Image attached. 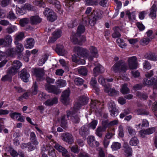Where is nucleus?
Returning <instances> with one entry per match:
<instances>
[{
    "label": "nucleus",
    "instance_id": "obj_1",
    "mask_svg": "<svg viewBox=\"0 0 157 157\" xmlns=\"http://www.w3.org/2000/svg\"><path fill=\"white\" fill-rule=\"evenodd\" d=\"M113 68L115 73L119 72H125L127 70L125 63L122 60L116 62L113 66Z\"/></svg>",
    "mask_w": 157,
    "mask_h": 157
},
{
    "label": "nucleus",
    "instance_id": "obj_2",
    "mask_svg": "<svg viewBox=\"0 0 157 157\" xmlns=\"http://www.w3.org/2000/svg\"><path fill=\"white\" fill-rule=\"evenodd\" d=\"M74 50L78 56H85L89 60L92 61V57L90 56L89 51L86 49L76 46L74 47Z\"/></svg>",
    "mask_w": 157,
    "mask_h": 157
},
{
    "label": "nucleus",
    "instance_id": "obj_3",
    "mask_svg": "<svg viewBox=\"0 0 157 157\" xmlns=\"http://www.w3.org/2000/svg\"><path fill=\"white\" fill-rule=\"evenodd\" d=\"M43 13L45 16L47 17L48 20L50 22H53L57 18L56 14L52 10L48 8L45 9Z\"/></svg>",
    "mask_w": 157,
    "mask_h": 157
},
{
    "label": "nucleus",
    "instance_id": "obj_4",
    "mask_svg": "<svg viewBox=\"0 0 157 157\" xmlns=\"http://www.w3.org/2000/svg\"><path fill=\"white\" fill-rule=\"evenodd\" d=\"M88 102V99L86 97L82 96L79 98L78 102L74 105V109L75 112H77L80 108L82 105L86 104Z\"/></svg>",
    "mask_w": 157,
    "mask_h": 157
},
{
    "label": "nucleus",
    "instance_id": "obj_5",
    "mask_svg": "<svg viewBox=\"0 0 157 157\" xmlns=\"http://www.w3.org/2000/svg\"><path fill=\"white\" fill-rule=\"evenodd\" d=\"M143 82L144 86H148L153 85L154 88L157 89V81L156 80V76H154L151 79L146 77L143 80Z\"/></svg>",
    "mask_w": 157,
    "mask_h": 157
},
{
    "label": "nucleus",
    "instance_id": "obj_6",
    "mask_svg": "<svg viewBox=\"0 0 157 157\" xmlns=\"http://www.w3.org/2000/svg\"><path fill=\"white\" fill-rule=\"evenodd\" d=\"M45 90L49 92L55 94H58L61 92V91L56 86L46 83L45 85Z\"/></svg>",
    "mask_w": 157,
    "mask_h": 157
},
{
    "label": "nucleus",
    "instance_id": "obj_7",
    "mask_svg": "<svg viewBox=\"0 0 157 157\" xmlns=\"http://www.w3.org/2000/svg\"><path fill=\"white\" fill-rule=\"evenodd\" d=\"M70 91L69 89L64 91L62 94L61 101L64 105H67L69 103Z\"/></svg>",
    "mask_w": 157,
    "mask_h": 157
},
{
    "label": "nucleus",
    "instance_id": "obj_8",
    "mask_svg": "<svg viewBox=\"0 0 157 157\" xmlns=\"http://www.w3.org/2000/svg\"><path fill=\"white\" fill-rule=\"evenodd\" d=\"M128 66L131 69H136L138 66L137 59L136 57L135 56L128 58Z\"/></svg>",
    "mask_w": 157,
    "mask_h": 157
},
{
    "label": "nucleus",
    "instance_id": "obj_9",
    "mask_svg": "<svg viewBox=\"0 0 157 157\" xmlns=\"http://www.w3.org/2000/svg\"><path fill=\"white\" fill-rule=\"evenodd\" d=\"M33 74L36 77L41 78L44 74V71L43 68H35L32 69Z\"/></svg>",
    "mask_w": 157,
    "mask_h": 157
},
{
    "label": "nucleus",
    "instance_id": "obj_10",
    "mask_svg": "<svg viewBox=\"0 0 157 157\" xmlns=\"http://www.w3.org/2000/svg\"><path fill=\"white\" fill-rule=\"evenodd\" d=\"M62 137L63 140L69 144H71L74 142L73 137L71 133H64L62 135Z\"/></svg>",
    "mask_w": 157,
    "mask_h": 157
},
{
    "label": "nucleus",
    "instance_id": "obj_11",
    "mask_svg": "<svg viewBox=\"0 0 157 157\" xmlns=\"http://www.w3.org/2000/svg\"><path fill=\"white\" fill-rule=\"evenodd\" d=\"M62 32L60 30H56L52 33V37L50 38L48 42L53 43L61 36Z\"/></svg>",
    "mask_w": 157,
    "mask_h": 157
},
{
    "label": "nucleus",
    "instance_id": "obj_12",
    "mask_svg": "<svg viewBox=\"0 0 157 157\" xmlns=\"http://www.w3.org/2000/svg\"><path fill=\"white\" fill-rule=\"evenodd\" d=\"M109 109L111 113V115L113 117H115L118 114V110L115 107V104L113 102L108 103Z\"/></svg>",
    "mask_w": 157,
    "mask_h": 157
},
{
    "label": "nucleus",
    "instance_id": "obj_13",
    "mask_svg": "<svg viewBox=\"0 0 157 157\" xmlns=\"http://www.w3.org/2000/svg\"><path fill=\"white\" fill-rule=\"evenodd\" d=\"M20 77L21 79L25 82H27L29 81V78L30 75L25 69H22L21 71Z\"/></svg>",
    "mask_w": 157,
    "mask_h": 157
},
{
    "label": "nucleus",
    "instance_id": "obj_14",
    "mask_svg": "<svg viewBox=\"0 0 157 157\" xmlns=\"http://www.w3.org/2000/svg\"><path fill=\"white\" fill-rule=\"evenodd\" d=\"M155 129L154 128H149L145 130H141L139 131L140 136L142 138L145 137V135L151 134L154 132Z\"/></svg>",
    "mask_w": 157,
    "mask_h": 157
},
{
    "label": "nucleus",
    "instance_id": "obj_15",
    "mask_svg": "<svg viewBox=\"0 0 157 157\" xmlns=\"http://www.w3.org/2000/svg\"><path fill=\"white\" fill-rule=\"evenodd\" d=\"M96 63H94L95 65L96 66L93 69V74L95 76H96L98 74L103 72L104 71V68L100 64H96Z\"/></svg>",
    "mask_w": 157,
    "mask_h": 157
},
{
    "label": "nucleus",
    "instance_id": "obj_16",
    "mask_svg": "<svg viewBox=\"0 0 157 157\" xmlns=\"http://www.w3.org/2000/svg\"><path fill=\"white\" fill-rule=\"evenodd\" d=\"M87 140L88 144L91 147H97L99 144V143L95 140L94 137L93 136H89Z\"/></svg>",
    "mask_w": 157,
    "mask_h": 157
},
{
    "label": "nucleus",
    "instance_id": "obj_17",
    "mask_svg": "<svg viewBox=\"0 0 157 157\" xmlns=\"http://www.w3.org/2000/svg\"><path fill=\"white\" fill-rule=\"evenodd\" d=\"M42 21V19L37 16H33L30 18V23L33 25H36Z\"/></svg>",
    "mask_w": 157,
    "mask_h": 157
},
{
    "label": "nucleus",
    "instance_id": "obj_18",
    "mask_svg": "<svg viewBox=\"0 0 157 157\" xmlns=\"http://www.w3.org/2000/svg\"><path fill=\"white\" fill-rule=\"evenodd\" d=\"M103 12L100 10H93L91 14L98 20L101 19L103 17Z\"/></svg>",
    "mask_w": 157,
    "mask_h": 157
},
{
    "label": "nucleus",
    "instance_id": "obj_19",
    "mask_svg": "<svg viewBox=\"0 0 157 157\" xmlns=\"http://www.w3.org/2000/svg\"><path fill=\"white\" fill-rule=\"evenodd\" d=\"M157 7L156 6L153 4L150 9L149 16L153 19L156 18V15Z\"/></svg>",
    "mask_w": 157,
    "mask_h": 157
},
{
    "label": "nucleus",
    "instance_id": "obj_20",
    "mask_svg": "<svg viewBox=\"0 0 157 157\" xmlns=\"http://www.w3.org/2000/svg\"><path fill=\"white\" fill-rule=\"evenodd\" d=\"M79 132V134L83 137H85L89 134V131L87 127L85 126H83L80 128Z\"/></svg>",
    "mask_w": 157,
    "mask_h": 157
},
{
    "label": "nucleus",
    "instance_id": "obj_21",
    "mask_svg": "<svg viewBox=\"0 0 157 157\" xmlns=\"http://www.w3.org/2000/svg\"><path fill=\"white\" fill-rule=\"evenodd\" d=\"M58 102V98L56 97H54L52 99L47 100L44 102V104L47 106H51L54 104H57Z\"/></svg>",
    "mask_w": 157,
    "mask_h": 157
},
{
    "label": "nucleus",
    "instance_id": "obj_22",
    "mask_svg": "<svg viewBox=\"0 0 157 157\" xmlns=\"http://www.w3.org/2000/svg\"><path fill=\"white\" fill-rule=\"evenodd\" d=\"M14 43L17 45L16 50L17 53L18 55H20L24 50L23 46L21 44L19 43L17 41H15Z\"/></svg>",
    "mask_w": 157,
    "mask_h": 157
},
{
    "label": "nucleus",
    "instance_id": "obj_23",
    "mask_svg": "<svg viewBox=\"0 0 157 157\" xmlns=\"http://www.w3.org/2000/svg\"><path fill=\"white\" fill-rule=\"evenodd\" d=\"M90 54H89L90 56L92 57V60L93 59L94 57H97L98 56V52L96 48L91 46L89 48Z\"/></svg>",
    "mask_w": 157,
    "mask_h": 157
},
{
    "label": "nucleus",
    "instance_id": "obj_24",
    "mask_svg": "<svg viewBox=\"0 0 157 157\" xmlns=\"http://www.w3.org/2000/svg\"><path fill=\"white\" fill-rule=\"evenodd\" d=\"M144 57L146 59L151 60L155 61H157V56L152 52L147 53L145 55Z\"/></svg>",
    "mask_w": 157,
    "mask_h": 157
},
{
    "label": "nucleus",
    "instance_id": "obj_25",
    "mask_svg": "<svg viewBox=\"0 0 157 157\" xmlns=\"http://www.w3.org/2000/svg\"><path fill=\"white\" fill-rule=\"evenodd\" d=\"M66 118L65 115H62L60 118L61 126L65 129L67 128V122Z\"/></svg>",
    "mask_w": 157,
    "mask_h": 157
},
{
    "label": "nucleus",
    "instance_id": "obj_26",
    "mask_svg": "<svg viewBox=\"0 0 157 157\" xmlns=\"http://www.w3.org/2000/svg\"><path fill=\"white\" fill-rule=\"evenodd\" d=\"M56 52L59 55L63 56L65 53V50L62 45L57 44L56 49Z\"/></svg>",
    "mask_w": 157,
    "mask_h": 157
},
{
    "label": "nucleus",
    "instance_id": "obj_27",
    "mask_svg": "<svg viewBox=\"0 0 157 157\" xmlns=\"http://www.w3.org/2000/svg\"><path fill=\"white\" fill-rule=\"evenodd\" d=\"M90 84L96 92H98L99 91V88L97 86V82L95 78H92Z\"/></svg>",
    "mask_w": 157,
    "mask_h": 157
},
{
    "label": "nucleus",
    "instance_id": "obj_28",
    "mask_svg": "<svg viewBox=\"0 0 157 157\" xmlns=\"http://www.w3.org/2000/svg\"><path fill=\"white\" fill-rule=\"evenodd\" d=\"M136 95L138 98L144 100H146L148 97V96L147 94L141 93L140 91H137L136 93Z\"/></svg>",
    "mask_w": 157,
    "mask_h": 157
},
{
    "label": "nucleus",
    "instance_id": "obj_29",
    "mask_svg": "<svg viewBox=\"0 0 157 157\" xmlns=\"http://www.w3.org/2000/svg\"><path fill=\"white\" fill-rule=\"evenodd\" d=\"M34 44V40L32 38H29L27 40L26 43L25 45V47L26 48H33Z\"/></svg>",
    "mask_w": 157,
    "mask_h": 157
},
{
    "label": "nucleus",
    "instance_id": "obj_30",
    "mask_svg": "<svg viewBox=\"0 0 157 157\" xmlns=\"http://www.w3.org/2000/svg\"><path fill=\"white\" fill-rule=\"evenodd\" d=\"M113 30L114 32L112 35L113 37L116 38L120 37L121 35L120 33V32L121 31L120 28L118 27H115L114 28Z\"/></svg>",
    "mask_w": 157,
    "mask_h": 157
},
{
    "label": "nucleus",
    "instance_id": "obj_31",
    "mask_svg": "<svg viewBox=\"0 0 157 157\" xmlns=\"http://www.w3.org/2000/svg\"><path fill=\"white\" fill-rule=\"evenodd\" d=\"M124 148L125 155L127 156H131L132 155V150L131 148L127 144H124L123 146Z\"/></svg>",
    "mask_w": 157,
    "mask_h": 157
},
{
    "label": "nucleus",
    "instance_id": "obj_32",
    "mask_svg": "<svg viewBox=\"0 0 157 157\" xmlns=\"http://www.w3.org/2000/svg\"><path fill=\"white\" fill-rule=\"evenodd\" d=\"M48 2L50 4L55 6L58 11L60 10L61 8V6L60 2L57 0H48Z\"/></svg>",
    "mask_w": 157,
    "mask_h": 157
},
{
    "label": "nucleus",
    "instance_id": "obj_33",
    "mask_svg": "<svg viewBox=\"0 0 157 157\" xmlns=\"http://www.w3.org/2000/svg\"><path fill=\"white\" fill-rule=\"evenodd\" d=\"M105 128L101 127H98L96 131V134L99 137H101L102 135L103 132L105 131Z\"/></svg>",
    "mask_w": 157,
    "mask_h": 157
},
{
    "label": "nucleus",
    "instance_id": "obj_34",
    "mask_svg": "<svg viewBox=\"0 0 157 157\" xmlns=\"http://www.w3.org/2000/svg\"><path fill=\"white\" fill-rule=\"evenodd\" d=\"M18 69L15 68L12 65L7 70V73L11 75H14L18 71Z\"/></svg>",
    "mask_w": 157,
    "mask_h": 157
},
{
    "label": "nucleus",
    "instance_id": "obj_35",
    "mask_svg": "<svg viewBox=\"0 0 157 157\" xmlns=\"http://www.w3.org/2000/svg\"><path fill=\"white\" fill-rule=\"evenodd\" d=\"M79 36L78 35H77V33L75 34H72L71 36V41L75 44H78L79 43Z\"/></svg>",
    "mask_w": 157,
    "mask_h": 157
},
{
    "label": "nucleus",
    "instance_id": "obj_36",
    "mask_svg": "<svg viewBox=\"0 0 157 157\" xmlns=\"http://www.w3.org/2000/svg\"><path fill=\"white\" fill-rule=\"evenodd\" d=\"M16 30V27L14 25H11L8 27L6 29V33L10 34L13 33Z\"/></svg>",
    "mask_w": 157,
    "mask_h": 157
},
{
    "label": "nucleus",
    "instance_id": "obj_37",
    "mask_svg": "<svg viewBox=\"0 0 157 157\" xmlns=\"http://www.w3.org/2000/svg\"><path fill=\"white\" fill-rule=\"evenodd\" d=\"M121 91L123 94H125L129 93L130 90L127 87V84H124L122 85Z\"/></svg>",
    "mask_w": 157,
    "mask_h": 157
},
{
    "label": "nucleus",
    "instance_id": "obj_38",
    "mask_svg": "<svg viewBox=\"0 0 157 157\" xmlns=\"http://www.w3.org/2000/svg\"><path fill=\"white\" fill-rule=\"evenodd\" d=\"M78 72L80 75L86 76L87 75L88 70L86 67H82L78 69Z\"/></svg>",
    "mask_w": 157,
    "mask_h": 157
},
{
    "label": "nucleus",
    "instance_id": "obj_39",
    "mask_svg": "<svg viewBox=\"0 0 157 157\" xmlns=\"http://www.w3.org/2000/svg\"><path fill=\"white\" fill-rule=\"evenodd\" d=\"M5 43L7 45H9L11 43L12 38L11 36L9 35H7L5 36L4 39Z\"/></svg>",
    "mask_w": 157,
    "mask_h": 157
},
{
    "label": "nucleus",
    "instance_id": "obj_40",
    "mask_svg": "<svg viewBox=\"0 0 157 157\" xmlns=\"http://www.w3.org/2000/svg\"><path fill=\"white\" fill-rule=\"evenodd\" d=\"M151 40L150 38L144 37L140 41V44L143 46L147 45Z\"/></svg>",
    "mask_w": 157,
    "mask_h": 157
},
{
    "label": "nucleus",
    "instance_id": "obj_41",
    "mask_svg": "<svg viewBox=\"0 0 157 157\" xmlns=\"http://www.w3.org/2000/svg\"><path fill=\"white\" fill-rule=\"evenodd\" d=\"M85 27L82 25H79L77 29V35L80 36L82 33H83L85 31Z\"/></svg>",
    "mask_w": 157,
    "mask_h": 157
},
{
    "label": "nucleus",
    "instance_id": "obj_42",
    "mask_svg": "<svg viewBox=\"0 0 157 157\" xmlns=\"http://www.w3.org/2000/svg\"><path fill=\"white\" fill-rule=\"evenodd\" d=\"M139 143V141L136 137L132 138L129 142L130 144L132 146H136Z\"/></svg>",
    "mask_w": 157,
    "mask_h": 157
},
{
    "label": "nucleus",
    "instance_id": "obj_43",
    "mask_svg": "<svg viewBox=\"0 0 157 157\" xmlns=\"http://www.w3.org/2000/svg\"><path fill=\"white\" fill-rule=\"evenodd\" d=\"M56 83L58 86L60 87H63L66 86L67 83L66 81L63 79H60L57 80Z\"/></svg>",
    "mask_w": 157,
    "mask_h": 157
},
{
    "label": "nucleus",
    "instance_id": "obj_44",
    "mask_svg": "<svg viewBox=\"0 0 157 157\" xmlns=\"http://www.w3.org/2000/svg\"><path fill=\"white\" fill-rule=\"evenodd\" d=\"M29 22V20L27 18L21 19L20 21V25L22 27H24Z\"/></svg>",
    "mask_w": 157,
    "mask_h": 157
},
{
    "label": "nucleus",
    "instance_id": "obj_45",
    "mask_svg": "<svg viewBox=\"0 0 157 157\" xmlns=\"http://www.w3.org/2000/svg\"><path fill=\"white\" fill-rule=\"evenodd\" d=\"M98 20L91 14L89 15L90 25L91 26H94Z\"/></svg>",
    "mask_w": 157,
    "mask_h": 157
},
{
    "label": "nucleus",
    "instance_id": "obj_46",
    "mask_svg": "<svg viewBox=\"0 0 157 157\" xmlns=\"http://www.w3.org/2000/svg\"><path fill=\"white\" fill-rule=\"evenodd\" d=\"M34 4L40 7L44 8L45 7V4L42 0H35L33 2Z\"/></svg>",
    "mask_w": 157,
    "mask_h": 157
},
{
    "label": "nucleus",
    "instance_id": "obj_47",
    "mask_svg": "<svg viewBox=\"0 0 157 157\" xmlns=\"http://www.w3.org/2000/svg\"><path fill=\"white\" fill-rule=\"evenodd\" d=\"M121 147L120 144L117 142H113L111 146V148L113 151L117 150L120 149Z\"/></svg>",
    "mask_w": 157,
    "mask_h": 157
},
{
    "label": "nucleus",
    "instance_id": "obj_48",
    "mask_svg": "<svg viewBox=\"0 0 157 157\" xmlns=\"http://www.w3.org/2000/svg\"><path fill=\"white\" fill-rule=\"evenodd\" d=\"M6 53L9 56H11L17 54L16 50L13 48L8 49L6 51Z\"/></svg>",
    "mask_w": 157,
    "mask_h": 157
},
{
    "label": "nucleus",
    "instance_id": "obj_49",
    "mask_svg": "<svg viewBox=\"0 0 157 157\" xmlns=\"http://www.w3.org/2000/svg\"><path fill=\"white\" fill-rule=\"evenodd\" d=\"M126 14L128 16V18L130 20H132L135 19L136 15L134 12L130 13L129 11L127 10L126 12Z\"/></svg>",
    "mask_w": 157,
    "mask_h": 157
},
{
    "label": "nucleus",
    "instance_id": "obj_50",
    "mask_svg": "<svg viewBox=\"0 0 157 157\" xmlns=\"http://www.w3.org/2000/svg\"><path fill=\"white\" fill-rule=\"evenodd\" d=\"M12 65L18 70L22 66V64L19 61L16 60L13 61Z\"/></svg>",
    "mask_w": 157,
    "mask_h": 157
},
{
    "label": "nucleus",
    "instance_id": "obj_51",
    "mask_svg": "<svg viewBox=\"0 0 157 157\" xmlns=\"http://www.w3.org/2000/svg\"><path fill=\"white\" fill-rule=\"evenodd\" d=\"M54 147L58 151L62 152V153L63 151L66 150L65 148L58 144H55V145L54 146Z\"/></svg>",
    "mask_w": 157,
    "mask_h": 157
},
{
    "label": "nucleus",
    "instance_id": "obj_52",
    "mask_svg": "<svg viewBox=\"0 0 157 157\" xmlns=\"http://www.w3.org/2000/svg\"><path fill=\"white\" fill-rule=\"evenodd\" d=\"M23 145L25 147H27L28 148L29 151H31L34 149L35 147L30 142L24 144Z\"/></svg>",
    "mask_w": 157,
    "mask_h": 157
},
{
    "label": "nucleus",
    "instance_id": "obj_53",
    "mask_svg": "<svg viewBox=\"0 0 157 157\" xmlns=\"http://www.w3.org/2000/svg\"><path fill=\"white\" fill-rule=\"evenodd\" d=\"M84 81L83 79L79 77L76 78L74 80L75 84L78 86H80L83 84Z\"/></svg>",
    "mask_w": 157,
    "mask_h": 157
},
{
    "label": "nucleus",
    "instance_id": "obj_54",
    "mask_svg": "<svg viewBox=\"0 0 157 157\" xmlns=\"http://www.w3.org/2000/svg\"><path fill=\"white\" fill-rule=\"evenodd\" d=\"M48 56V54H45L43 58L39 61V65L40 66L44 64L47 60Z\"/></svg>",
    "mask_w": 157,
    "mask_h": 157
},
{
    "label": "nucleus",
    "instance_id": "obj_55",
    "mask_svg": "<svg viewBox=\"0 0 157 157\" xmlns=\"http://www.w3.org/2000/svg\"><path fill=\"white\" fill-rule=\"evenodd\" d=\"M71 120L75 124L78 123L80 121V118L78 115H75L72 117Z\"/></svg>",
    "mask_w": 157,
    "mask_h": 157
},
{
    "label": "nucleus",
    "instance_id": "obj_56",
    "mask_svg": "<svg viewBox=\"0 0 157 157\" xmlns=\"http://www.w3.org/2000/svg\"><path fill=\"white\" fill-rule=\"evenodd\" d=\"M148 125V122L146 119H144L142 121V124H140L138 125H136V128H142L143 127L147 126Z\"/></svg>",
    "mask_w": 157,
    "mask_h": 157
},
{
    "label": "nucleus",
    "instance_id": "obj_57",
    "mask_svg": "<svg viewBox=\"0 0 157 157\" xmlns=\"http://www.w3.org/2000/svg\"><path fill=\"white\" fill-rule=\"evenodd\" d=\"M32 93L33 95H36L37 93L38 86L36 82H35L34 84L32 87Z\"/></svg>",
    "mask_w": 157,
    "mask_h": 157
},
{
    "label": "nucleus",
    "instance_id": "obj_58",
    "mask_svg": "<svg viewBox=\"0 0 157 157\" xmlns=\"http://www.w3.org/2000/svg\"><path fill=\"white\" fill-rule=\"evenodd\" d=\"M24 36V33L23 32H20L18 33L15 37V41H17L18 42L19 40H22Z\"/></svg>",
    "mask_w": 157,
    "mask_h": 157
},
{
    "label": "nucleus",
    "instance_id": "obj_59",
    "mask_svg": "<svg viewBox=\"0 0 157 157\" xmlns=\"http://www.w3.org/2000/svg\"><path fill=\"white\" fill-rule=\"evenodd\" d=\"M127 129H128L129 133L131 136H133L136 135V132L135 130L130 126H127Z\"/></svg>",
    "mask_w": 157,
    "mask_h": 157
},
{
    "label": "nucleus",
    "instance_id": "obj_60",
    "mask_svg": "<svg viewBox=\"0 0 157 157\" xmlns=\"http://www.w3.org/2000/svg\"><path fill=\"white\" fill-rule=\"evenodd\" d=\"M25 10L24 8H16V13L19 15L24 14L25 13Z\"/></svg>",
    "mask_w": 157,
    "mask_h": 157
},
{
    "label": "nucleus",
    "instance_id": "obj_61",
    "mask_svg": "<svg viewBox=\"0 0 157 157\" xmlns=\"http://www.w3.org/2000/svg\"><path fill=\"white\" fill-rule=\"evenodd\" d=\"M138 115H148L149 114V112L143 109H138L136 111Z\"/></svg>",
    "mask_w": 157,
    "mask_h": 157
},
{
    "label": "nucleus",
    "instance_id": "obj_62",
    "mask_svg": "<svg viewBox=\"0 0 157 157\" xmlns=\"http://www.w3.org/2000/svg\"><path fill=\"white\" fill-rule=\"evenodd\" d=\"M88 5H97L98 4L97 0H85Z\"/></svg>",
    "mask_w": 157,
    "mask_h": 157
},
{
    "label": "nucleus",
    "instance_id": "obj_63",
    "mask_svg": "<svg viewBox=\"0 0 157 157\" xmlns=\"http://www.w3.org/2000/svg\"><path fill=\"white\" fill-rule=\"evenodd\" d=\"M46 97V94L43 92H40L38 95V98L40 101L45 100L47 98Z\"/></svg>",
    "mask_w": 157,
    "mask_h": 157
},
{
    "label": "nucleus",
    "instance_id": "obj_64",
    "mask_svg": "<svg viewBox=\"0 0 157 157\" xmlns=\"http://www.w3.org/2000/svg\"><path fill=\"white\" fill-rule=\"evenodd\" d=\"M20 115H21V114L19 113L14 112L12 113H10V117L13 119H16L17 120Z\"/></svg>",
    "mask_w": 157,
    "mask_h": 157
}]
</instances>
